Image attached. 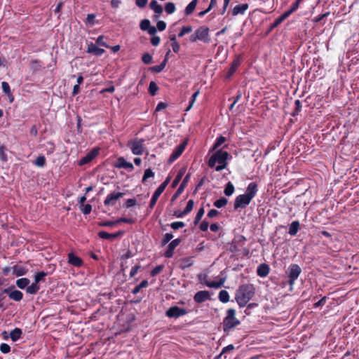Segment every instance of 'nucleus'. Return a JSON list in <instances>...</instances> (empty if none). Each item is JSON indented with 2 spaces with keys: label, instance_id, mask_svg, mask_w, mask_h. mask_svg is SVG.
Returning <instances> with one entry per match:
<instances>
[{
  "label": "nucleus",
  "instance_id": "1",
  "mask_svg": "<svg viewBox=\"0 0 359 359\" xmlns=\"http://www.w3.org/2000/svg\"><path fill=\"white\" fill-rule=\"evenodd\" d=\"M258 191L257 184L255 182H250L245 194L237 196L234 201V210L245 208L255 197Z\"/></svg>",
  "mask_w": 359,
  "mask_h": 359
},
{
  "label": "nucleus",
  "instance_id": "2",
  "mask_svg": "<svg viewBox=\"0 0 359 359\" xmlns=\"http://www.w3.org/2000/svg\"><path fill=\"white\" fill-rule=\"evenodd\" d=\"M255 289L252 284L241 285L236 290L235 299L240 307H244L252 299Z\"/></svg>",
  "mask_w": 359,
  "mask_h": 359
},
{
  "label": "nucleus",
  "instance_id": "3",
  "mask_svg": "<svg viewBox=\"0 0 359 359\" xmlns=\"http://www.w3.org/2000/svg\"><path fill=\"white\" fill-rule=\"evenodd\" d=\"M228 157L229 153L227 151L219 149L213 154L210 158L208 161V166L210 168L215 166V170L217 172L221 171L226 168Z\"/></svg>",
  "mask_w": 359,
  "mask_h": 359
},
{
  "label": "nucleus",
  "instance_id": "4",
  "mask_svg": "<svg viewBox=\"0 0 359 359\" xmlns=\"http://www.w3.org/2000/svg\"><path fill=\"white\" fill-rule=\"evenodd\" d=\"M241 322L236 318V311L233 309H229L226 311V316L223 320V329L224 332H228L238 325Z\"/></svg>",
  "mask_w": 359,
  "mask_h": 359
},
{
  "label": "nucleus",
  "instance_id": "5",
  "mask_svg": "<svg viewBox=\"0 0 359 359\" xmlns=\"http://www.w3.org/2000/svg\"><path fill=\"white\" fill-rule=\"evenodd\" d=\"M285 273L288 277V283L290 285V290H292L296 280L302 273V269L298 264H292L288 266Z\"/></svg>",
  "mask_w": 359,
  "mask_h": 359
},
{
  "label": "nucleus",
  "instance_id": "6",
  "mask_svg": "<svg viewBox=\"0 0 359 359\" xmlns=\"http://www.w3.org/2000/svg\"><path fill=\"white\" fill-rule=\"evenodd\" d=\"M208 36L209 29L206 27H200L190 36V41L191 42H196L199 40L208 43L210 41Z\"/></svg>",
  "mask_w": 359,
  "mask_h": 359
},
{
  "label": "nucleus",
  "instance_id": "7",
  "mask_svg": "<svg viewBox=\"0 0 359 359\" xmlns=\"http://www.w3.org/2000/svg\"><path fill=\"white\" fill-rule=\"evenodd\" d=\"M144 139H135L130 141L128 146L134 155H142L144 151Z\"/></svg>",
  "mask_w": 359,
  "mask_h": 359
},
{
  "label": "nucleus",
  "instance_id": "8",
  "mask_svg": "<svg viewBox=\"0 0 359 359\" xmlns=\"http://www.w3.org/2000/svg\"><path fill=\"white\" fill-rule=\"evenodd\" d=\"M198 279L201 283L205 284L206 286L212 288H219L224 285L225 282V278H220V280L217 282L208 281L207 280V276L202 274L198 276Z\"/></svg>",
  "mask_w": 359,
  "mask_h": 359
},
{
  "label": "nucleus",
  "instance_id": "9",
  "mask_svg": "<svg viewBox=\"0 0 359 359\" xmlns=\"http://www.w3.org/2000/svg\"><path fill=\"white\" fill-rule=\"evenodd\" d=\"M187 313V311L185 309L180 308L177 306L170 307L166 311V316L168 318H177L180 316H184Z\"/></svg>",
  "mask_w": 359,
  "mask_h": 359
},
{
  "label": "nucleus",
  "instance_id": "10",
  "mask_svg": "<svg viewBox=\"0 0 359 359\" xmlns=\"http://www.w3.org/2000/svg\"><path fill=\"white\" fill-rule=\"evenodd\" d=\"M187 145V142L184 141L181 143L180 145L177 146L171 155L168 158V163H172L175 160H177L183 153Z\"/></svg>",
  "mask_w": 359,
  "mask_h": 359
},
{
  "label": "nucleus",
  "instance_id": "11",
  "mask_svg": "<svg viewBox=\"0 0 359 359\" xmlns=\"http://www.w3.org/2000/svg\"><path fill=\"white\" fill-rule=\"evenodd\" d=\"M122 192H112L108 194L104 201L105 205L114 206L116 201L123 196Z\"/></svg>",
  "mask_w": 359,
  "mask_h": 359
},
{
  "label": "nucleus",
  "instance_id": "12",
  "mask_svg": "<svg viewBox=\"0 0 359 359\" xmlns=\"http://www.w3.org/2000/svg\"><path fill=\"white\" fill-rule=\"evenodd\" d=\"M211 294L208 291L202 290L197 292L194 297V300L196 303H202L210 299Z\"/></svg>",
  "mask_w": 359,
  "mask_h": 359
},
{
  "label": "nucleus",
  "instance_id": "13",
  "mask_svg": "<svg viewBox=\"0 0 359 359\" xmlns=\"http://www.w3.org/2000/svg\"><path fill=\"white\" fill-rule=\"evenodd\" d=\"M99 154V149H94L89 151L85 156L81 158L79 161V164L80 165H85L86 163H88L90 162L95 156H97Z\"/></svg>",
  "mask_w": 359,
  "mask_h": 359
},
{
  "label": "nucleus",
  "instance_id": "14",
  "mask_svg": "<svg viewBox=\"0 0 359 359\" xmlns=\"http://www.w3.org/2000/svg\"><path fill=\"white\" fill-rule=\"evenodd\" d=\"M180 242H181V239H180V238H176V239L172 241L169 243V245L168 246V249L164 254L165 257L167 258L172 257L173 255L175 249L176 248L177 246H178L180 245Z\"/></svg>",
  "mask_w": 359,
  "mask_h": 359
},
{
  "label": "nucleus",
  "instance_id": "15",
  "mask_svg": "<svg viewBox=\"0 0 359 359\" xmlns=\"http://www.w3.org/2000/svg\"><path fill=\"white\" fill-rule=\"evenodd\" d=\"M116 167L119 168H125L128 171H132L134 169L133 165L131 163L126 161L123 157H120L118 158Z\"/></svg>",
  "mask_w": 359,
  "mask_h": 359
},
{
  "label": "nucleus",
  "instance_id": "16",
  "mask_svg": "<svg viewBox=\"0 0 359 359\" xmlns=\"http://www.w3.org/2000/svg\"><path fill=\"white\" fill-rule=\"evenodd\" d=\"M87 52L97 56H100L104 53V50L97 47V45L93 42H90L88 43Z\"/></svg>",
  "mask_w": 359,
  "mask_h": 359
},
{
  "label": "nucleus",
  "instance_id": "17",
  "mask_svg": "<svg viewBox=\"0 0 359 359\" xmlns=\"http://www.w3.org/2000/svg\"><path fill=\"white\" fill-rule=\"evenodd\" d=\"M123 231H118L114 233H109L106 231H100L98 233V236L100 238H101L102 239L112 240V239L117 238L119 236L123 235Z\"/></svg>",
  "mask_w": 359,
  "mask_h": 359
},
{
  "label": "nucleus",
  "instance_id": "18",
  "mask_svg": "<svg viewBox=\"0 0 359 359\" xmlns=\"http://www.w3.org/2000/svg\"><path fill=\"white\" fill-rule=\"evenodd\" d=\"M12 270L13 273L16 276H24L28 271V269L25 266L21 265H15L13 267H12Z\"/></svg>",
  "mask_w": 359,
  "mask_h": 359
},
{
  "label": "nucleus",
  "instance_id": "19",
  "mask_svg": "<svg viewBox=\"0 0 359 359\" xmlns=\"http://www.w3.org/2000/svg\"><path fill=\"white\" fill-rule=\"evenodd\" d=\"M164 191V190L163 189V187H158L156 191H154L152 197H151V199L150 201V203H149V207L151 208H153L154 206L156 205V201H158V197L160 196V195Z\"/></svg>",
  "mask_w": 359,
  "mask_h": 359
},
{
  "label": "nucleus",
  "instance_id": "20",
  "mask_svg": "<svg viewBox=\"0 0 359 359\" xmlns=\"http://www.w3.org/2000/svg\"><path fill=\"white\" fill-rule=\"evenodd\" d=\"M269 273V267L266 264H260L257 269V273L259 276L264 278L266 277Z\"/></svg>",
  "mask_w": 359,
  "mask_h": 359
},
{
  "label": "nucleus",
  "instance_id": "21",
  "mask_svg": "<svg viewBox=\"0 0 359 359\" xmlns=\"http://www.w3.org/2000/svg\"><path fill=\"white\" fill-rule=\"evenodd\" d=\"M248 8V5L247 4L237 5L233 8L232 15H237L238 14H244Z\"/></svg>",
  "mask_w": 359,
  "mask_h": 359
},
{
  "label": "nucleus",
  "instance_id": "22",
  "mask_svg": "<svg viewBox=\"0 0 359 359\" xmlns=\"http://www.w3.org/2000/svg\"><path fill=\"white\" fill-rule=\"evenodd\" d=\"M69 263L75 266H80L82 264V260L74 253H69L68 255Z\"/></svg>",
  "mask_w": 359,
  "mask_h": 359
},
{
  "label": "nucleus",
  "instance_id": "23",
  "mask_svg": "<svg viewBox=\"0 0 359 359\" xmlns=\"http://www.w3.org/2000/svg\"><path fill=\"white\" fill-rule=\"evenodd\" d=\"M149 6L151 9L154 11L156 16H158L162 13L163 8L156 0H151Z\"/></svg>",
  "mask_w": 359,
  "mask_h": 359
},
{
  "label": "nucleus",
  "instance_id": "24",
  "mask_svg": "<svg viewBox=\"0 0 359 359\" xmlns=\"http://www.w3.org/2000/svg\"><path fill=\"white\" fill-rule=\"evenodd\" d=\"M8 294L10 299L16 302H20V300H22L23 297L22 292L17 290H13L12 292L8 291Z\"/></svg>",
  "mask_w": 359,
  "mask_h": 359
},
{
  "label": "nucleus",
  "instance_id": "25",
  "mask_svg": "<svg viewBox=\"0 0 359 359\" xmlns=\"http://www.w3.org/2000/svg\"><path fill=\"white\" fill-rule=\"evenodd\" d=\"M299 229V221H293L289 226V234L291 236H295Z\"/></svg>",
  "mask_w": 359,
  "mask_h": 359
},
{
  "label": "nucleus",
  "instance_id": "26",
  "mask_svg": "<svg viewBox=\"0 0 359 359\" xmlns=\"http://www.w3.org/2000/svg\"><path fill=\"white\" fill-rule=\"evenodd\" d=\"M22 334V330L17 327L11 332L10 337L13 341H16L21 337Z\"/></svg>",
  "mask_w": 359,
  "mask_h": 359
},
{
  "label": "nucleus",
  "instance_id": "27",
  "mask_svg": "<svg viewBox=\"0 0 359 359\" xmlns=\"http://www.w3.org/2000/svg\"><path fill=\"white\" fill-rule=\"evenodd\" d=\"M241 64V60L239 57L236 58L231 63V67L228 72V76L230 77L232 76L236 72V69Z\"/></svg>",
  "mask_w": 359,
  "mask_h": 359
},
{
  "label": "nucleus",
  "instance_id": "28",
  "mask_svg": "<svg viewBox=\"0 0 359 359\" xmlns=\"http://www.w3.org/2000/svg\"><path fill=\"white\" fill-rule=\"evenodd\" d=\"M30 281L27 278H21L16 280V285L20 289H25L27 287L28 285L29 284Z\"/></svg>",
  "mask_w": 359,
  "mask_h": 359
},
{
  "label": "nucleus",
  "instance_id": "29",
  "mask_svg": "<svg viewBox=\"0 0 359 359\" xmlns=\"http://www.w3.org/2000/svg\"><path fill=\"white\" fill-rule=\"evenodd\" d=\"M39 290H40V287H39V284L34 282L32 285H28V286L26 289V292H27V293H28L29 294H35L39 292Z\"/></svg>",
  "mask_w": 359,
  "mask_h": 359
},
{
  "label": "nucleus",
  "instance_id": "30",
  "mask_svg": "<svg viewBox=\"0 0 359 359\" xmlns=\"http://www.w3.org/2000/svg\"><path fill=\"white\" fill-rule=\"evenodd\" d=\"M196 5H197V0H192L187 5V6L185 8V11H184L185 14L187 15L191 14L194 12V11L195 10Z\"/></svg>",
  "mask_w": 359,
  "mask_h": 359
},
{
  "label": "nucleus",
  "instance_id": "31",
  "mask_svg": "<svg viewBox=\"0 0 359 359\" xmlns=\"http://www.w3.org/2000/svg\"><path fill=\"white\" fill-rule=\"evenodd\" d=\"M194 264V262L191 257H186L181 260V268L185 269L188 267L191 266Z\"/></svg>",
  "mask_w": 359,
  "mask_h": 359
},
{
  "label": "nucleus",
  "instance_id": "32",
  "mask_svg": "<svg viewBox=\"0 0 359 359\" xmlns=\"http://www.w3.org/2000/svg\"><path fill=\"white\" fill-rule=\"evenodd\" d=\"M234 191H235V188H234L233 184L231 182H229L226 184V187L224 190V194L226 196H230L233 194Z\"/></svg>",
  "mask_w": 359,
  "mask_h": 359
},
{
  "label": "nucleus",
  "instance_id": "33",
  "mask_svg": "<svg viewBox=\"0 0 359 359\" xmlns=\"http://www.w3.org/2000/svg\"><path fill=\"white\" fill-rule=\"evenodd\" d=\"M218 298L222 303H227L229 301V294L226 290H221L219 293Z\"/></svg>",
  "mask_w": 359,
  "mask_h": 359
},
{
  "label": "nucleus",
  "instance_id": "34",
  "mask_svg": "<svg viewBox=\"0 0 359 359\" xmlns=\"http://www.w3.org/2000/svg\"><path fill=\"white\" fill-rule=\"evenodd\" d=\"M166 63H167V57H165L163 61L160 65H156V66H153L151 68V70L152 72H154L159 73V72H161L165 68V67L166 65Z\"/></svg>",
  "mask_w": 359,
  "mask_h": 359
},
{
  "label": "nucleus",
  "instance_id": "35",
  "mask_svg": "<svg viewBox=\"0 0 359 359\" xmlns=\"http://www.w3.org/2000/svg\"><path fill=\"white\" fill-rule=\"evenodd\" d=\"M147 285H148V281L147 280H144L139 285H137V286H135L133 288L132 293L134 294H136L140 292L141 289L147 287Z\"/></svg>",
  "mask_w": 359,
  "mask_h": 359
},
{
  "label": "nucleus",
  "instance_id": "36",
  "mask_svg": "<svg viewBox=\"0 0 359 359\" xmlns=\"http://www.w3.org/2000/svg\"><path fill=\"white\" fill-rule=\"evenodd\" d=\"M228 203V200L226 198H221L214 202V205L217 208H221L225 206Z\"/></svg>",
  "mask_w": 359,
  "mask_h": 359
},
{
  "label": "nucleus",
  "instance_id": "37",
  "mask_svg": "<svg viewBox=\"0 0 359 359\" xmlns=\"http://www.w3.org/2000/svg\"><path fill=\"white\" fill-rule=\"evenodd\" d=\"M1 87H2L3 92L6 95H7L9 97H12L10 86H9V84L7 82L3 81L1 83Z\"/></svg>",
  "mask_w": 359,
  "mask_h": 359
},
{
  "label": "nucleus",
  "instance_id": "38",
  "mask_svg": "<svg viewBox=\"0 0 359 359\" xmlns=\"http://www.w3.org/2000/svg\"><path fill=\"white\" fill-rule=\"evenodd\" d=\"M226 141V138L223 136H220L218 138H217L214 145H213V147H212V150H215L217 149L218 147H219L223 143H224Z\"/></svg>",
  "mask_w": 359,
  "mask_h": 359
},
{
  "label": "nucleus",
  "instance_id": "39",
  "mask_svg": "<svg viewBox=\"0 0 359 359\" xmlns=\"http://www.w3.org/2000/svg\"><path fill=\"white\" fill-rule=\"evenodd\" d=\"M6 147L2 144H0V160L3 162H6L8 160L7 155L6 154Z\"/></svg>",
  "mask_w": 359,
  "mask_h": 359
},
{
  "label": "nucleus",
  "instance_id": "40",
  "mask_svg": "<svg viewBox=\"0 0 359 359\" xmlns=\"http://www.w3.org/2000/svg\"><path fill=\"white\" fill-rule=\"evenodd\" d=\"M194 207V201L189 200L187 202V204L184 208V210L182 211V215H187L189 214L193 209Z\"/></svg>",
  "mask_w": 359,
  "mask_h": 359
},
{
  "label": "nucleus",
  "instance_id": "41",
  "mask_svg": "<svg viewBox=\"0 0 359 359\" xmlns=\"http://www.w3.org/2000/svg\"><path fill=\"white\" fill-rule=\"evenodd\" d=\"M165 10L168 14H172L175 11V6L172 2H168L165 4Z\"/></svg>",
  "mask_w": 359,
  "mask_h": 359
},
{
  "label": "nucleus",
  "instance_id": "42",
  "mask_svg": "<svg viewBox=\"0 0 359 359\" xmlns=\"http://www.w3.org/2000/svg\"><path fill=\"white\" fill-rule=\"evenodd\" d=\"M45 163L46 158L43 156H38L34 161V164L38 167H43Z\"/></svg>",
  "mask_w": 359,
  "mask_h": 359
},
{
  "label": "nucleus",
  "instance_id": "43",
  "mask_svg": "<svg viewBox=\"0 0 359 359\" xmlns=\"http://www.w3.org/2000/svg\"><path fill=\"white\" fill-rule=\"evenodd\" d=\"M158 88L156 83L154 81H151L149 86V92L151 95H155Z\"/></svg>",
  "mask_w": 359,
  "mask_h": 359
},
{
  "label": "nucleus",
  "instance_id": "44",
  "mask_svg": "<svg viewBox=\"0 0 359 359\" xmlns=\"http://www.w3.org/2000/svg\"><path fill=\"white\" fill-rule=\"evenodd\" d=\"M151 26L150 21L147 19L142 20L140 22V27L142 31H147Z\"/></svg>",
  "mask_w": 359,
  "mask_h": 359
},
{
  "label": "nucleus",
  "instance_id": "45",
  "mask_svg": "<svg viewBox=\"0 0 359 359\" xmlns=\"http://www.w3.org/2000/svg\"><path fill=\"white\" fill-rule=\"evenodd\" d=\"M46 276V273L41 271L35 274L34 282L39 284V282L43 280V278Z\"/></svg>",
  "mask_w": 359,
  "mask_h": 359
},
{
  "label": "nucleus",
  "instance_id": "46",
  "mask_svg": "<svg viewBox=\"0 0 359 359\" xmlns=\"http://www.w3.org/2000/svg\"><path fill=\"white\" fill-rule=\"evenodd\" d=\"M154 176V172L150 169H146L142 177V182H145L148 178L153 177Z\"/></svg>",
  "mask_w": 359,
  "mask_h": 359
},
{
  "label": "nucleus",
  "instance_id": "47",
  "mask_svg": "<svg viewBox=\"0 0 359 359\" xmlns=\"http://www.w3.org/2000/svg\"><path fill=\"white\" fill-rule=\"evenodd\" d=\"M192 31V27L191 26H185L183 27L178 34V37H182L186 34L190 33Z\"/></svg>",
  "mask_w": 359,
  "mask_h": 359
},
{
  "label": "nucleus",
  "instance_id": "48",
  "mask_svg": "<svg viewBox=\"0 0 359 359\" xmlns=\"http://www.w3.org/2000/svg\"><path fill=\"white\" fill-rule=\"evenodd\" d=\"M164 266L163 265L156 266L151 271V275L152 276H156L159 274L163 269Z\"/></svg>",
  "mask_w": 359,
  "mask_h": 359
},
{
  "label": "nucleus",
  "instance_id": "49",
  "mask_svg": "<svg viewBox=\"0 0 359 359\" xmlns=\"http://www.w3.org/2000/svg\"><path fill=\"white\" fill-rule=\"evenodd\" d=\"M204 209L203 208H200L196 215V217H195V220H194V224H197L199 221L201 219L202 217L204 215Z\"/></svg>",
  "mask_w": 359,
  "mask_h": 359
},
{
  "label": "nucleus",
  "instance_id": "50",
  "mask_svg": "<svg viewBox=\"0 0 359 359\" xmlns=\"http://www.w3.org/2000/svg\"><path fill=\"white\" fill-rule=\"evenodd\" d=\"M142 60L144 64H150L152 62V56L149 53H146L143 54Z\"/></svg>",
  "mask_w": 359,
  "mask_h": 359
},
{
  "label": "nucleus",
  "instance_id": "51",
  "mask_svg": "<svg viewBox=\"0 0 359 359\" xmlns=\"http://www.w3.org/2000/svg\"><path fill=\"white\" fill-rule=\"evenodd\" d=\"M173 238V235L170 233H167L163 236V240H162V245H165L168 243H169Z\"/></svg>",
  "mask_w": 359,
  "mask_h": 359
},
{
  "label": "nucleus",
  "instance_id": "52",
  "mask_svg": "<svg viewBox=\"0 0 359 359\" xmlns=\"http://www.w3.org/2000/svg\"><path fill=\"white\" fill-rule=\"evenodd\" d=\"M81 210L84 215H88L92 210V206L90 204L83 205Z\"/></svg>",
  "mask_w": 359,
  "mask_h": 359
},
{
  "label": "nucleus",
  "instance_id": "53",
  "mask_svg": "<svg viewBox=\"0 0 359 359\" xmlns=\"http://www.w3.org/2000/svg\"><path fill=\"white\" fill-rule=\"evenodd\" d=\"M185 226V224L183 222H175L171 223L170 226L172 229L177 230L180 228H182Z\"/></svg>",
  "mask_w": 359,
  "mask_h": 359
},
{
  "label": "nucleus",
  "instance_id": "54",
  "mask_svg": "<svg viewBox=\"0 0 359 359\" xmlns=\"http://www.w3.org/2000/svg\"><path fill=\"white\" fill-rule=\"evenodd\" d=\"M184 175V171L181 170L178 174L175 177V180H173L172 182V187H176L178 183L180 182V180H182V177Z\"/></svg>",
  "mask_w": 359,
  "mask_h": 359
},
{
  "label": "nucleus",
  "instance_id": "55",
  "mask_svg": "<svg viewBox=\"0 0 359 359\" xmlns=\"http://www.w3.org/2000/svg\"><path fill=\"white\" fill-rule=\"evenodd\" d=\"M198 94H199V91H196L192 95L191 100H190V103H189V106L187 107V109H185L186 111H188L191 109V106L194 104V102L196 98L197 97V96L198 95Z\"/></svg>",
  "mask_w": 359,
  "mask_h": 359
},
{
  "label": "nucleus",
  "instance_id": "56",
  "mask_svg": "<svg viewBox=\"0 0 359 359\" xmlns=\"http://www.w3.org/2000/svg\"><path fill=\"white\" fill-rule=\"evenodd\" d=\"M117 224V222L115 221H104L101 222L98 224L100 226H112Z\"/></svg>",
  "mask_w": 359,
  "mask_h": 359
},
{
  "label": "nucleus",
  "instance_id": "57",
  "mask_svg": "<svg viewBox=\"0 0 359 359\" xmlns=\"http://www.w3.org/2000/svg\"><path fill=\"white\" fill-rule=\"evenodd\" d=\"M0 351L3 353H8L11 351V347L8 344L3 343L0 345Z\"/></svg>",
  "mask_w": 359,
  "mask_h": 359
},
{
  "label": "nucleus",
  "instance_id": "58",
  "mask_svg": "<svg viewBox=\"0 0 359 359\" xmlns=\"http://www.w3.org/2000/svg\"><path fill=\"white\" fill-rule=\"evenodd\" d=\"M137 203V201L134 198H129L126 201V208H131L133 206H135Z\"/></svg>",
  "mask_w": 359,
  "mask_h": 359
},
{
  "label": "nucleus",
  "instance_id": "59",
  "mask_svg": "<svg viewBox=\"0 0 359 359\" xmlns=\"http://www.w3.org/2000/svg\"><path fill=\"white\" fill-rule=\"evenodd\" d=\"M284 20L282 18L281 16H279L271 25V29H273L276 27H278L282 22H283Z\"/></svg>",
  "mask_w": 359,
  "mask_h": 359
},
{
  "label": "nucleus",
  "instance_id": "60",
  "mask_svg": "<svg viewBox=\"0 0 359 359\" xmlns=\"http://www.w3.org/2000/svg\"><path fill=\"white\" fill-rule=\"evenodd\" d=\"M167 107V104L165 102H159L155 109V112H158L161 110L165 109Z\"/></svg>",
  "mask_w": 359,
  "mask_h": 359
},
{
  "label": "nucleus",
  "instance_id": "61",
  "mask_svg": "<svg viewBox=\"0 0 359 359\" xmlns=\"http://www.w3.org/2000/svg\"><path fill=\"white\" fill-rule=\"evenodd\" d=\"M189 178H190V174H187L184 178L183 179L181 184H180V189H184V187H186L187 182H189Z\"/></svg>",
  "mask_w": 359,
  "mask_h": 359
},
{
  "label": "nucleus",
  "instance_id": "62",
  "mask_svg": "<svg viewBox=\"0 0 359 359\" xmlns=\"http://www.w3.org/2000/svg\"><path fill=\"white\" fill-rule=\"evenodd\" d=\"M96 43L100 46H104V47H107L108 48L109 46L104 41V36H100L97 37V40H96Z\"/></svg>",
  "mask_w": 359,
  "mask_h": 359
},
{
  "label": "nucleus",
  "instance_id": "63",
  "mask_svg": "<svg viewBox=\"0 0 359 359\" xmlns=\"http://www.w3.org/2000/svg\"><path fill=\"white\" fill-rule=\"evenodd\" d=\"M159 31H163L166 27V23L164 21H158L156 25Z\"/></svg>",
  "mask_w": 359,
  "mask_h": 359
},
{
  "label": "nucleus",
  "instance_id": "64",
  "mask_svg": "<svg viewBox=\"0 0 359 359\" xmlns=\"http://www.w3.org/2000/svg\"><path fill=\"white\" fill-rule=\"evenodd\" d=\"M161 39L159 36H153L151 39V43L153 46H157L160 43Z\"/></svg>",
  "mask_w": 359,
  "mask_h": 359
}]
</instances>
